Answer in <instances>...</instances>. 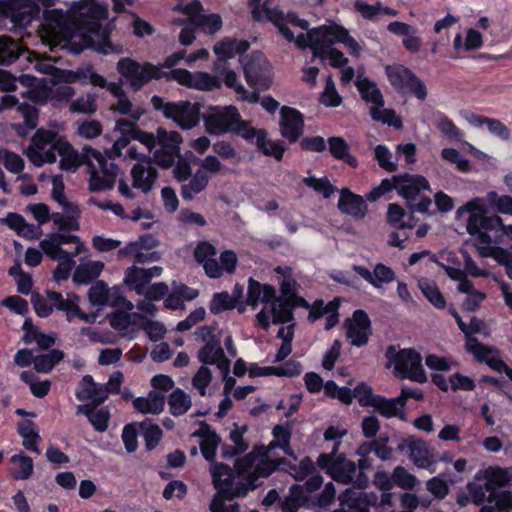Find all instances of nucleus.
<instances>
[{
  "label": "nucleus",
  "instance_id": "nucleus-1",
  "mask_svg": "<svg viewBox=\"0 0 512 512\" xmlns=\"http://www.w3.org/2000/svg\"><path fill=\"white\" fill-rule=\"evenodd\" d=\"M107 6L94 0H80L73 4L69 12L46 10L39 31L43 44L66 49L79 54L90 48L107 55L119 53L109 39L108 27H103L100 20L107 15Z\"/></svg>",
  "mask_w": 512,
  "mask_h": 512
},
{
  "label": "nucleus",
  "instance_id": "nucleus-2",
  "mask_svg": "<svg viewBox=\"0 0 512 512\" xmlns=\"http://www.w3.org/2000/svg\"><path fill=\"white\" fill-rule=\"evenodd\" d=\"M264 12L266 19L278 28L282 36L300 49L309 47L312 51L319 52L331 49L334 44L341 43L337 40L338 29H346L333 22L309 30V23L294 13L284 14L278 8H265Z\"/></svg>",
  "mask_w": 512,
  "mask_h": 512
},
{
  "label": "nucleus",
  "instance_id": "nucleus-3",
  "mask_svg": "<svg viewBox=\"0 0 512 512\" xmlns=\"http://www.w3.org/2000/svg\"><path fill=\"white\" fill-rule=\"evenodd\" d=\"M117 70L134 90H139L152 79L163 77L196 90L208 91L220 87L219 78L207 72L192 73L186 69H173L164 72L159 66L150 63L140 64L130 58L120 59L117 63Z\"/></svg>",
  "mask_w": 512,
  "mask_h": 512
},
{
  "label": "nucleus",
  "instance_id": "nucleus-4",
  "mask_svg": "<svg viewBox=\"0 0 512 512\" xmlns=\"http://www.w3.org/2000/svg\"><path fill=\"white\" fill-rule=\"evenodd\" d=\"M57 155L60 156V168L65 171H75L82 163H86L91 191L111 189L118 176V166L108 162L99 151L91 147H84L83 155H80L68 142L62 140Z\"/></svg>",
  "mask_w": 512,
  "mask_h": 512
},
{
  "label": "nucleus",
  "instance_id": "nucleus-5",
  "mask_svg": "<svg viewBox=\"0 0 512 512\" xmlns=\"http://www.w3.org/2000/svg\"><path fill=\"white\" fill-rule=\"evenodd\" d=\"M488 204L485 197H477L458 208L456 217L466 223L467 232L474 237V245L480 255H495L503 259L506 254L500 246L493 245L488 230L499 229L502 219L499 216L488 217Z\"/></svg>",
  "mask_w": 512,
  "mask_h": 512
},
{
  "label": "nucleus",
  "instance_id": "nucleus-6",
  "mask_svg": "<svg viewBox=\"0 0 512 512\" xmlns=\"http://www.w3.org/2000/svg\"><path fill=\"white\" fill-rule=\"evenodd\" d=\"M243 458L237 461L236 470L237 476L233 475L231 468L222 463H212L210 466V473L212 476L213 484L218 492L210 505L211 512H236L235 505L226 504L221 498H233L245 496L249 490L256 488V481L259 477L258 474H251L240 468V463Z\"/></svg>",
  "mask_w": 512,
  "mask_h": 512
},
{
  "label": "nucleus",
  "instance_id": "nucleus-7",
  "mask_svg": "<svg viewBox=\"0 0 512 512\" xmlns=\"http://www.w3.org/2000/svg\"><path fill=\"white\" fill-rule=\"evenodd\" d=\"M274 440L269 445L255 446L253 450L243 457L240 468L251 474H258L268 477L271 475L282 458L274 455L275 448H281L286 455L292 456L289 446L291 432L289 428L283 426H275L272 432Z\"/></svg>",
  "mask_w": 512,
  "mask_h": 512
},
{
  "label": "nucleus",
  "instance_id": "nucleus-8",
  "mask_svg": "<svg viewBox=\"0 0 512 512\" xmlns=\"http://www.w3.org/2000/svg\"><path fill=\"white\" fill-rule=\"evenodd\" d=\"M247 304L256 307L259 302L265 304V307L256 315L258 325L267 329L272 323H288L292 320V310L286 302L276 297V290L270 285H263L250 279L247 294Z\"/></svg>",
  "mask_w": 512,
  "mask_h": 512
},
{
  "label": "nucleus",
  "instance_id": "nucleus-9",
  "mask_svg": "<svg viewBox=\"0 0 512 512\" xmlns=\"http://www.w3.org/2000/svg\"><path fill=\"white\" fill-rule=\"evenodd\" d=\"M393 479L387 472L379 471L374 478V484L383 491L380 500L375 493L363 492L362 488H348L339 497L341 505L348 508V512H369V507L374 506L379 512H385V507L392 506Z\"/></svg>",
  "mask_w": 512,
  "mask_h": 512
},
{
  "label": "nucleus",
  "instance_id": "nucleus-10",
  "mask_svg": "<svg viewBox=\"0 0 512 512\" xmlns=\"http://www.w3.org/2000/svg\"><path fill=\"white\" fill-rule=\"evenodd\" d=\"M78 302L79 297L74 293H68L66 299H63L60 293L54 291H48L46 298L41 295L32 296L35 312L40 317L49 316L53 311V307H55L65 312L66 319L69 322H73L76 318H79L86 323H93L96 319V315L83 313L79 308Z\"/></svg>",
  "mask_w": 512,
  "mask_h": 512
},
{
  "label": "nucleus",
  "instance_id": "nucleus-11",
  "mask_svg": "<svg viewBox=\"0 0 512 512\" xmlns=\"http://www.w3.org/2000/svg\"><path fill=\"white\" fill-rule=\"evenodd\" d=\"M318 466L325 470L335 481L348 484L354 483L358 488H364L368 482L364 473L357 469L354 462L341 454H321L317 460Z\"/></svg>",
  "mask_w": 512,
  "mask_h": 512
},
{
  "label": "nucleus",
  "instance_id": "nucleus-12",
  "mask_svg": "<svg viewBox=\"0 0 512 512\" xmlns=\"http://www.w3.org/2000/svg\"><path fill=\"white\" fill-rule=\"evenodd\" d=\"M386 357L389 366L393 367L394 373L397 376L408 378L418 383L426 381L422 357L414 349L396 351L394 347H389L386 352Z\"/></svg>",
  "mask_w": 512,
  "mask_h": 512
},
{
  "label": "nucleus",
  "instance_id": "nucleus-13",
  "mask_svg": "<svg viewBox=\"0 0 512 512\" xmlns=\"http://www.w3.org/2000/svg\"><path fill=\"white\" fill-rule=\"evenodd\" d=\"M355 84L362 98L370 104V115L374 120L396 128L402 126L400 118L393 110L383 108L384 100L375 83L358 75Z\"/></svg>",
  "mask_w": 512,
  "mask_h": 512
},
{
  "label": "nucleus",
  "instance_id": "nucleus-14",
  "mask_svg": "<svg viewBox=\"0 0 512 512\" xmlns=\"http://www.w3.org/2000/svg\"><path fill=\"white\" fill-rule=\"evenodd\" d=\"M62 137L54 130L40 128L36 131L26 150V155L31 163L41 167L45 163H54Z\"/></svg>",
  "mask_w": 512,
  "mask_h": 512
},
{
  "label": "nucleus",
  "instance_id": "nucleus-15",
  "mask_svg": "<svg viewBox=\"0 0 512 512\" xmlns=\"http://www.w3.org/2000/svg\"><path fill=\"white\" fill-rule=\"evenodd\" d=\"M151 103L156 110H162L166 118L173 120L184 130L195 127L199 122L200 105L189 101L165 102L159 96H153Z\"/></svg>",
  "mask_w": 512,
  "mask_h": 512
},
{
  "label": "nucleus",
  "instance_id": "nucleus-16",
  "mask_svg": "<svg viewBox=\"0 0 512 512\" xmlns=\"http://www.w3.org/2000/svg\"><path fill=\"white\" fill-rule=\"evenodd\" d=\"M55 0H3L0 1V18H10L18 26L28 25L40 12Z\"/></svg>",
  "mask_w": 512,
  "mask_h": 512
},
{
  "label": "nucleus",
  "instance_id": "nucleus-17",
  "mask_svg": "<svg viewBox=\"0 0 512 512\" xmlns=\"http://www.w3.org/2000/svg\"><path fill=\"white\" fill-rule=\"evenodd\" d=\"M397 181L396 190L408 202L419 200L415 205V210L425 212L431 205V200L427 197H422V192L429 190L430 185L428 180L420 175L404 174L395 176Z\"/></svg>",
  "mask_w": 512,
  "mask_h": 512
},
{
  "label": "nucleus",
  "instance_id": "nucleus-18",
  "mask_svg": "<svg viewBox=\"0 0 512 512\" xmlns=\"http://www.w3.org/2000/svg\"><path fill=\"white\" fill-rule=\"evenodd\" d=\"M114 130L120 136L115 140L113 146L107 150L106 153L109 158L123 157L124 159L133 160L138 159L140 155H144L137 144H131L133 133L136 132V124L125 119H119L116 121Z\"/></svg>",
  "mask_w": 512,
  "mask_h": 512
},
{
  "label": "nucleus",
  "instance_id": "nucleus-19",
  "mask_svg": "<svg viewBox=\"0 0 512 512\" xmlns=\"http://www.w3.org/2000/svg\"><path fill=\"white\" fill-rule=\"evenodd\" d=\"M386 74L393 87L400 91H409L418 99L424 100L427 96V89L411 70L403 65H392L386 67Z\"/></svg>",
  "mask_w": 512,
  "mask_h": 512
},
{
  "label": "nucleus",
  "instance_id": "nucleus-20",
  "mask_svg": "<svg viewBox=\"0 0 512 512\" xmlns=\"http://www.w3.org/2000/svg\"><path fill=\"white\" fill-rule=\"evenodd\" d=\"M157 246L158 241L152 235H144L120 249L118 257L128 258L135 264L156 262L160 259L159 253L154 251Z\"/></svg>",
  "mask_w": 512,
  "mask_h": 512
},
{
  "label": "nucleus",
  "instance_id": "nucleus-21",
  "mask_svg": "<svg viewBox=\"0 0 512 512\" xmlns=\"http://www.w3.org/2000/svg\"><path fill=\"white\" fill-rule=\"evenodd\" d=\"M246 81L257 89L268 88L271 82L270 65L264 55L260 52L252 53L241 60Z\"/></svg>",
  "mask_w": 512,
  "mask_h": 512
},
{
  "label": "nucleus",
  "instance_id": "nucleus-22",
  "mask_svg": "<svg viewBox=\"0 0 512 512\" xmlns=\"http://www.w3.org/2000/svg\"><path fill=\"white\" fill-rule=\"evenodd\" d=\"M239 120V112L233 106L216 107L203 117L206 131L212 135L231 133Z\"/></svg>",
  "mask_w": 512,
  "mask_h": 512
},
{
  "label": "nucleus",
  "instance_id": "nucleus-23",
  "mask_svg": "<svg viewBox=\"0 0 512 512\" xmlns=\"http://www.w3.org/2000/svg\"><path fill=\"white\" fill-rule=\"evenodd\" d=\"M89 300L93 305L111 306L120 309L132 310L134 305L120 295L116 287L109 288L102 282L94 284L88 292Z\"/></svg>",
  "mask_w": 512,
  "mask_h": 512
},
{
  "label": "nucleus",
  "instance_id": "nucleus-24",
  "mask_svg": "<svg viewBox=\"0 0 512 512\" xmlns=\"http://www.w3.org/2000/svg\"><path fill=\"white\" fill-rule=\"evenodd\" d=\"M24 94H27L31 100L36 103H46L51 101L53 106L57 107L63 103L69 102V100L75 95L73 87L64 85H55L53 87H36L29 89Z\"/></svg>",
  "mask_w": 512,
  "mask_h": 512
},
{
  "label": "nucleus",
  "instance_id": "nucleus-25",
  "mask_svg": "<svg viewBox=\"0 0 512 512\" xmlns=\"http://www.w3.org/2000/svg\"><path fill=\"white\" fill-rule=\"evenodd\" d=\"M175 11H179L187 16H192V20L204 31L213 34L222 27V19L219 14H201L202 5L199 0H192L189 3H181L175 6Z\"/></svg>",
  "mask_w": 512,
  "mask_h": 512
},
{
  "label": "nucleus",
  "instance_id": "nucleus-26",
  "mask_svg": "<svg viewBox=\"0 0 512 512\" xmlns=\"http://www.w3.org/2000/svg\"><path fill=\"white\" fill-rule=\"evenodd\" d=\"M347 338L351 345L362 347L367 344L371 334V322L366 312L357 310L346 321Z\"/></svg>",
  "mask_w": 512,
  "mask_h": 512
},
{
  "label": "nucleus",
  "instance_id": "nucleus-27",
  "mask_svg": "<svg viewBox=\"0 0 512 512\" xmlns=\"http://www.w3.org/2000/svg\"><path fill=\"white\" fill-rule=\"evenodd\" d=\"M198 359L203 366L215 365L221 374L229 373L231 361L225 356L221 341L211 339L198 351Z\"/></svg>",
  "mask_w": 512,
  "mask_h": 512
},
{
  "label": "nucleus",
  "instance_id": "nucleus-28",
  "mask_svg": "<svg viewBox=\"0 0 512 512\" xmlns=\"http://www.w3.org/2000/svg\"><path fill=\"white\" fill-rule=\"evenodd\" d=\"M138 162L131 170L133 187L147 193L151 190L156 178L157 170L152 165L151 157L144 156L136 159Z\"/></svg>",
  "mask_w": 512,
  "mask_h": 512
},
{
  "label": "nucleus",
  "instance_id": "nucleus-29",
  "mask_svg": "<svg viewBox=\"0 0 512 512\" xmlns=\"http://www.w3.org/2000/svg\"><path fill=\"white\" fill-rule=\"evenodd\" d=\"M280 116L281 135L290 142H295L303 133L304 121L302 114L294 108L283 106L280 110Z\"/></svg>",
  "mask_w": 512,
  "mask_h": 512
},
{
  "label": "nucleus",
  "instance_id": "nucleus-30",
  "mask_svg": "<svg viewBox=\"0 0 512 512\" xmlns=\"http://www.w3.org/2000/svg\"><path fill=\"white\" fill-rule=\"evenodd\" d=\"M26 54L33 68L40 73L62 79L67 83L76 82L81 79L80 70L77 72L62 71L51 64L48 58H40L39 55L34 52H26Z\"/></svg>",
  "mask_w": 512,
  "mask_h": 512
},
{
  "label": "nucleus",
  "instance_id": "nucleus-31",
  "mask_svg": "<svg viewBox=\"0 0 512 512\" xmlns=\"http://www.w3.org/2000/svg\"><path fill=\"white\" fill-rule=\"evenodd\" d=\"M405 447L415 466L427 469L434 463V455L424 440L407 439L399 448L403 450Z\"/></svg>",
  "mask_w": 512,
  "mask_h": 512
},
{
  "label": "nucleus",
  "instance_id": "nucleus-32",
  "mask_svg": "<svg viewBox=\"0 0 512 512\" xmlns=\"http://www.w3.org/2000/svg\"><path fill=\"white\" fill-rule=\"evenodd\" d=\"M353 270L377 289L381 288L384 284L391 283L395 278L394 271L390 267L381 263L374 267L373 272L358 265H354Z\"/></svg>",
  "mask_w": 512,
  "mask_h": 512
},
{
  "label": "nucleus",
  "instance_id": "nucleus-33",
  "mask_svg": "<svg viewBox=\"0 0 512 512\" xmlns=\"http://www.w3.org/2000/svg\"><path fill=\"white\" fill-rule=\"evenodd\" d=\"M76 397L80 401H91L96 405L101 404L108 398L104 385L95 383L90 375L83 377L76 390Z\"/></svg>",
  "mask_w": 512,
  "mask_h": 512
},
{
  "label": "nucleus",
  "instance_id": "nucleus-34",
  "mask_svg": "<svg viewBox=\"0 0 512 512\" xmlns=\"http://www.w3.org/2000/svg\"><path fill=\"white\" fill-rule=\"evenodd\" d=\"M338 208L341 212L355 218H363L367 211L364 199L359 195L353 194L348 189L341 190Z\"/></svg>",
  "mask_w": 512,
  "mask_h": 512
},
{
  "label": "nucleus",
  "instance_id": "nucleus-35",
  "mask_svg": "<svg viewBox=\"0 0 512 512\" xmlns=\"http://www.w3.org/2000/svg\"><path fill=\"white\" fill-rule=\"evenodd\" d=\"M193 437L200 439L199 445L202 456L209 462L215 463L217 447L220 443V437L208 426H203L192 434Z\"/></svg>",
  "mask_w": 512,
  "mask_h": 512
},
{
  "label": "nucleus",
  "instance_id": "nucleus-36",
  "mask_svg": "<svg viewBox=\"0 0 512 512\" xmlns=\"http://www.w3.org/2000/svg\"><path fill=\"white\" fill-rule=\"evenodd\" d=\"M165 406V396L159 391L152 390L144 397L133 400V407L142 414H160Z\"/></svg>",
  "mask_w": 512,
  "mask_h": 512
},
{
  "label": "nucleus",
  "instance_id": "nucleus-37",
  "mask_svg": "<svg viewBox=\"0 0 512 512\" xmlns=\"http://www.w3.org/2000/svg\"><path fill=\"white\" fill-rule=\"evenodd\" d=\"M249 44L245 40L226 38L214 45V53L218 57V62L234 58L237 54L245 52Z\"/></svg>",
  "mask_w": 512,
  "mask_h": 512
},
{
  "label": "nucleus",
  "instance_id": "nucleus-38",
  "mask_svg": "<svg viewBox=\"0 0 512 512\" xmlns=\"http://www.w3.org/2000/svg\"><path fill=\"white\" fill-rule=\"evenodd\" d=\"M337 309L338 303L336 301H331L327 304H324L323 301H316L309 313V318L315 321L325 317L324 327L325 329H330L338 322Z\"/></svg>",
  "mask_w": 512,
  "mask_h": 512
},
{
  "label": "nucleus",
  "instance_id": "nucleus-39",
  "mask_svg": "<svg viewBox=\"0 0 512 512\" xmlns=\"http://www.w3.org/2000/svg\"><path fill=\"white\" fill-rule=\"evenodd\" d=\"M467 490L471 501L476 505L483 503L485 500L490 502L492 496L495 495V491L492 490L480 472L475 476L474 480L467 485Z\"/></svg>",
  "mask_w": 512,
  "mask_h": 512
},
{
  "label": "nucleus",
  "instance_id": "nucleus-40",
  "mask_svg": "<svg viewBox=\"0 0 512 512\" xmlns=\"http://www.w3.org/2000/svg\"><path fill=\"white\" fill-rule=\"evenodd\" d=\"M80 77L81 79L79 81H82L83 83L89 82L94 86L106 88L113 96L116 97V100H118L121 96H127L122 90L120 84L115 82L108 83L103 76L90 68L80 70Z\"/></svg>",
  "mask_w": 512,
  "mask_h": 512
},
{
  "label": "nucleus",
  "instance_id": "nucleus-41",
  "mask_svg": "<svg viewBox=\"0 0 512 512\" xmlns=\"http://www.w3.org/2000/svg\"><path fill=\"white\" fill-rule=\"evenodd\" d=\"M111 110L114 113L125 115L128 117L127 121L136 122L145 114V109L142 105L132 102L127 96H121L115 103L112 104Z\"/></svg>",
  "mask_w": 512,
  "mask_h": 512
},
{
  "label": "nucleus",
  "instance_id": "nucleus-42",
  "mask_svg": "<svg viewBox=\"0 0 512 512\" xmlns=\"http://www.w3.org/2000/svg\"><path fill=\"white\" fill-rule=\"evenodd\" d=\"M215 69L223 77L225 85L227 87L233 89L239 99L248 101L250 103L257 102V100H258L257 93H255V92L249 93L245 89V87L240 82H238L237 75L234 71L224 69V71L221 72L219 63H216Z\"/></svg>",
  "mask_w": 512,
  "mask_h": 512
},
{
  "label": "nucleus",
  "instance_id": "nucleus-43",
  "mask_svg": "<svg viewBox=\"0 0 512 512\" xmlns=\"http://www.w3.org/2000/svg\"><path fill=\"white\" fill-rule=\"evenodd\" d=\"M104 263L88 260L80 263L74 272L73 279L79 284H88L96 279L102 272Z\"/></svg>",
  "mask_w": 512,
  "mask_h": 512
},
{
  "label": "nucleus",
  "instance_id": "nucleus-44",
  "mask_svg": "<svg viewBox=\"0 0 512 512\" xmlns=\"http://www.w3.org/2000/svg\"><path fill=\"white\" fill-rule=\"evenodd\" d=\"M465 347L468 352L474 354L479 360H486L493 369L499 372H505L508 367L503 361L490 357L491 351L475 338L466 339Z\"/></svg>",
  "mask_w": 512,
  "mask_h": 512
},
{
  "label": "nucleus",
  "instance_id": "nucleus-45",
  "mask_svg": "<svg viewBox=\"0 0 512 512\" xmlns=\"http://www.w3.org/2000/svg\"><path fill=\"white\" fill-rule=\"evenodd\" d=\"M77 413L86 415L91 425L98 432H104L108 428L110 413L106 408L94 409L88 405H79Z\"/></svg>",
  "mask_w": 512,
  "mask_h": 512
},
{
  "label": "nucleus",
  "instance_id": "nucleus-46",
  "mask_svg": "<svg viewBox=\"0 0 512 512\" xmlns=\"http://www.w3.org/2000/svg\"><path fill=\"white\" fill-rule=\"evenodd\" d=\"M209 183V176L202 170H197L192 178L181 187V196L184 200H192L197 194L203 192Z\"/></svg>",
  "mask_w": 512,
  "mask_h": 512
},
{
  "label": "nucleus",
  "instance_id": "nucleus-47",
  "mask_svg": "<svg viewBox=\"0 0 512 512\" xmlns=\"http://www.w3.org/2000/svg\"><path fill=\"white\" fill-rule=\"evenodd\" d=\"M18 433L22 437V444L26 449L40 454L38 443L41 441V437L34 422L30 420L20 422L18 424Z\"/></svg>",
  "mask_w": 512,
  "mask_h": 512
},
{
  "label": "nucleus",
  "instance_id": "nucleus-48",
  "mask_svg": "<svg viewBox=\"0 0 512 512\" xmlns=\"http://www.w3.org/2000/svg\"><path fill=\"white\" fill-rule=\"evenodd\" d=\"M23 53L18 41L9 36H0V64L13 63Z\"/></svg>",
  "mask_w": 512,
  "mask_h": 512
},
{
  "label": "nucleus",
  "instance_id": "nucleus-49",
  "mask_svg": "<svg viewBox=\"0 0 512 512\" xmlns=\"http://www.w3.org/2000/svg\"><path fill=\"white\" fill-rule=\"evenodd\" d=\"M168 405L172 415L181 416L191 408V396L182 389H175L168 397Z\"/></svg>",
  "mask_w": 512,
  "mask_h": 512
},
{
  "label": "nucleus",
  "instance_id": "nucleus-50",
  "mask_svg": "<svg viewBox=\"0 0 512 512\" xmlns=\"http://www.w3.org/2000/svg\"><path fill=\"white\" fill-rule=\"evenodd\" d=\"M150 281L149 275H147L144 268L132 266L125 271L126 284L132 287L138 294H144L146 286Z\"/></svg>",
  "mask_w": 512,
  "mask_h": 512
},
{
  "label": "nucleus",
  "instance_id": "nucleus-51",
  "mask_svg": "<svg viewBox=\"0 0 512 512\" xmlns=\"http://www.w3.org/2000/svg\"><path fill=\"white\" fill-rule=\"evenodd\" d=\"M418 287L425 298L436 308L443 309L446 306V300L438 289L437 285L426 278L418 280Z\"/></svg>",
  "mask_w": 512,
  "mask_h": 512
},
{
  "label": "nucleus",
  "instance_id": "nucleus-52",
  "mask_svg": "<svg viewBox=\"0 0 512 512\" xmlns=\"http://www.w3.org/2000/svg\"><path fill=\"white\" fill-rule=\"evenodd\" d=\"M10 461L13 463L11 473L16 480H25L32 475L34 465L29 456L23 453L15 454L11 457Z\"/></svg>",
  "mask_w": 512,
  "mask_h": 512
},
{
  "label": "nucleus",
  "instance_id": "nucleus-53",
  "mask_svg": "<svg viewBox=\"0 0 512 512\" xmlns=\"http://www.w3.org/2000/svg\"><path fill=\"white\" fill-rule=\"evenodd\" d=\"M379 414L386 418L398 416L403 411V405L398 397L387 399L379 395L372 406Z\"/></svg>",
  "mask_w": 512,
  "mask_h": 512
},
{
  "label": "nucleus",
  "instance_id": "nucleus-54",
  "mask_svg": "<svg viewBox=\"0 0 512 512\" xmlns=\"http://www.w3.org/2000/svg\"><path fill=\"white\" fill-rule=\"evenodd\" d=\"M485 200L489 210L500 214L512 215V197L509 195H499L494 191L486 194Z\"/></svg>",
  "mask_w": 512,
  "mask_h": 512
},
{
  "label": "nucleus",
  "instance_id": "nucleus-55",
  "mask_svg": "<svg viewBox=\"0 0 512 512\" xmlns=\"http://www.w3.org/2000/svg\"><path fill=\"white\" fill-rule=\"evenodd\" d=\"M457 289L461 293L467 295L463 306L466 310L474 311L479 307L481 302L485 299V294L474 289L470 281H462L458 284Z\"/></svg>",
  "mask_w": 512,
  "mask_h": 512
},
{
  "label": "nucleus",
  "instance_id": "nucleus-56",
  "mask_svg": "<svg viewBox=\"0 0 512 512\" xmlns=\"http://www.w3.org/2000/svg\"><path fill=\"white\" fill-rule=\"evenodd\" d=\"M257 148L267 156H273L280 161L283 158L285 147L281 141H272L266 137V133H260L256 140Z\"/></svg>",
  "mask_w": 512,
  "mask_h": 512
},
{
  "label": "nucleus",
  "instance_id": "nucleus-57",
  "mask_svg": "<svg viewBox=\"0 0 512 512\" xmlns=\"http://www.w3.org/2000/svg\"><path fill=\"white\" fill-rule=\"evenodd\" d=\"M328 144L329 151L335 158L344 160L350 166H356L357 160L349 154V146L342 137H330Z\"/></svg>",
  "mask_w": 512,
  "mask_h": 512
},
{
  "label": "nucleus",
  "instance_id": "nucleus-58",
  "mask_svg": "<svg viewBox=\"0 0 512 512\" xmlns=\"http://www.w3.org/2000/svg\"><path fill=\"white\" fill-rule=\"evenodd\" d=\"M117 311L110 316V325L115 330L123 333L131 324H137L138 319H141L139 313H128L130 310Z\"/></svg>",
  "mask_w": 512,
  "mask_h": 512
},
{
  "label": "nucleus",
  "instance_id": "nucleus-59",
  "mask_svg": "<svg viewBox=\"0 0 512 512\" xmlns=\"http://www.w3.org/2000/svg\"><path fill=\"white\" fill-rule=\"evenodd\" d=\"M234 296H231L227 292L215 293L210 303V311L213 314H219L223 311L232 309L240 296L239 293L234 292Z\"/></svg>",
  "mask_w": 512,
  "mask_h": 512
},
{
  "label": "nucleus",
  "instance_id": "nucleus-60",
  "mask_svg": "<svg viewBox=\"0 0 512 512\" xmlns=\"http://www.w3.org/2000/svg\"><path fill=\"white\" fill-rule=\"evenodd\" d=\"M35 82L36 79L28 74H23L19 78H15L7 72H0V89L5 91H14L18 83L32 89L35 86Z\"/></svg>",
  "mask_w": 512,
  "mask_h": 512
},
{
  "label": "nucleus",
  "instance_id": "nucleus-61",
  "mask_svg": "<svg viewBox=\"0 0 512 512\" xmlns=\"http://www.w3.org/2000/svg\"><path fill=\"white\" fill-rule=\"evenodd\" d=\"M63 358V354L59 350H51L47 353L34 357L33 363L36 371L40 373H47L53 369Z\"/></svg>",
  "mask_w": 512,
  "mask_h": 512
},
{
  "label": "nucleus",
  "instance_id": "nucleus-62",
  "mask_svg": "<svg viewBox=\"0 0 512 512\" xmlns=\"http://www.w3.org/2000/svg\"><path fill=\"white\" fill-rule=\"evenodd\" d=\"M97 96L92 93L82 95L70 102L69 110L72 113L93 114L97 110Z\"/></svg>",
  "mask_w": 512,
  "mask_h": 512
},
{
  "label": "nucleus",
  "instance_id": "nucleus-63",
  "mask_svg": "<svg viewBox=\"0 0 512 512\" xmlns=\"http://www.w3.org/2000/svg\"><path fill=\"white\" fill-rule=\"evenodd\" d=\"M182 137L177 131H167L164 128L157 129V144L172 152L180 151Z\"/></svg>",
  "mask_w": 512,
  "mask_h": 512
},
{
  "label": "nucleus",
  "instance_id": "nucleus-64",
  "mask_svg": "<svg viewBox=\"0 0 512 512\" xmlns=\"http://www.w3.org/2000/svg\"><path fill=\"white\" fill-rule=\"evenodd\" d=\"M306 496L303 494V487L300 485H293L290 489V494L281 503L283 512H297L298 508L305 501Z\"/></svg>",
  "mask_w": 512,
  "mask_h": 512
}]
</instances>
